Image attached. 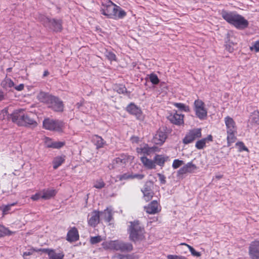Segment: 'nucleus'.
Returning a JSON list of instances; mask_svg holds the SVG:
<instances>
[{"label":"nucleus","instance_id":"37998d69","mask_svg":"<svg viewBox=\"0 0 259 259\" xmlns=\"http://www.w3.org/2000/svg\"><path fill=\"white\" fill-rule=\"evenodd\" d=\"M102 240V239L100 236H97L95 237H92L90 239V242L92 244H95L100 242Z\"/></svg>","mask_w":259,"mask_h":259},{"label":"nucleus","instance_id":"c756f323","mask_svg":"<svg viewBox=\"0 0 259 259\" xmlns=\"http://www.w3.org/2000/svg\"><path fill=\"white\" fill-rule=\"evenodd\" d=\"M48 253L49 259H62L64 256L63 253H57L53 250H48Z\"/></svg>","mask_w":259,"mask_h":259},{"label":"nucleus","instance_id":"864d4df0","mask_svg":"<svg viewBox=\"0 0 259 259\" xmlns=\"http://www.w3.org/2000/svg\"><path fill=\"white\" fill-rule=\"evenodd\" d=\"M15 89L18 91H21L24 89V84H20L19 85L14 87Z\"/></svg>","mask_w":259,"mask_h":259},{"label":"nucleus","instance_id":"72a5a7b5","mask_svg":"<svg viewBox=\"0 0 259 259\" xmlns=\"http://www.w3.org/2000/svg\"><path fill=\"white\" fill-rule=\"evenodd\" d=\"M174 105L181 111L188 112L190 110L189 107L183 103H175Z\"/></svg>","mask_w":259,"mask_h":259},{"label":"nucleus","instance_id":"2eb2a0df","mask_svg":"<svg viewBox=\"0 0 259 259\" xmlns=\"http://www.w3.org/2000/svg\"><path fill=\"white\" fill-rule=\"evenodd\" d=\"M128 158L126 155H121L118 157L116 158L112 162V168H119L123 167L127 162Z\"/></svg>","mask_w":259,"mask_h":259},{"label":"nucleus","instance_id":"6e6d98bb","mask_svg":"<svg viewBox=\"0 0 259 259\" xmlns=\"http://www.w3.org/2000/svg\"><path fill=\"white\" fill-rule=\"evenodd\" d=\"M51 143H54V142L52 141L51 139H50L49 138H47L46 139V144L47 146V143L48 144H51Z\"/></svg>","mask_w":259,"mask_h":259},{"label":"nucleus","instance_id":"603ef678","mask_svg":"<svg viewBox=\"0 0 259 259\" xmlns=\"http://www.w3.org/2000/svg\"><path fill=\"white\" fill-rule=\"evenodd\" d=\"M158 176L159 180L160 181L161 183H162L163 184H165L166 183V181H165V177H164V176H163V175L160 174H158Z\"/></svg>","mask_w":259,"mask_h":259},{"label":"nucleus","instance_id":"7ed1b4c3","mask_svg":"<svg viewBox=\"0 0 259 259\" xmlns=\"http://www.w3.org/2000/svg\"><path fill=\"white\" fill-rule=\"evenodd\" d=\"M103 247L105 249L119 251L122 252H131L133 249V245L129 242H124L121 240H109L102 243Z\"/></svg>","mask_w":259,"mask_h":259},{"label":"nucleus","instance_id":"79ce46f5","mask_svg":"<svg viewBox=\"0 0 259 259\" xmlns=\"http://www.w3.org/2000/svg\"><path fill=\"white\" fill-rule=\"evenodd\" d=\"M184 164V161L179 159H175L173 161L172 167L174 169H177Z\"/></svg>","mask_w":259,"mask_h":259},{"label":"nucleus","instance_id":"1a4fd4ad","mask_svg":"<svg viewBox=\"0 0 259 259\" xmlns=\"http://www.w3.org/2000/svg\"><path fill=\"white\" fill-rule=\"evenodd\" d=\"M167 138V134L164 127L160 128L155 134L152 139V142L156 145H161Z\"/></svg>","mask_w":259,"mask_h":259},{"label":"nucleus","instance_id":"4468645a","mask_svg":"<svg viewBox=\"0 0 259 259\" xmlns=\"http://www.w3.org/2000/svg\"><path fill=\"white\" fill-rule=\"evenodd\" d=\"M249 254L251 259H259V241H254L250 245Z\"/></svg>","mask_w":259,"mask_h":259},{"label":"nucleus","instance_id":"3c124183","mask_svg":"<svg viewBox=\"0 0 259 259\" xmlns=\"http://www.w3.org/2000/svg\"><path fill=\"white\" fill-rule=\"evenodd\" d=\"M116 90L119 94H123L126 92V88L122 85H120Z\"/></svg>","mask_w":259,"mask_h":259},{"label":"nucleus","instance_id":"9d476101","mask_svg":"<svg viewBox=\"0 0 259 259\" xmlns=\"http://www.w3.org/2000/svg\"><path fill=\"white\" fill-rule=\"evenodd\" d=\"M201 137V130L200 128H195L190 131L183 139L184 143L188 144L192 143L195 140Z\"/></svg>","mask_w":259,"mask_h":259},{"label":"nucleus","instance_id":"c85d7f7f","mask_svg":"<svg viewBox=\"0 0 259 259\" xmlns=\"http://www.w3.org/2000/svg\"><path fill=\"white\" fill-rule=\"evenodd\" d=\"M142 191L143 193L144 198L146 201H149L152 198L153 193L146 185L145 186Z\"/></svg>","mask_w":259,"mask_h":259},{"label":"nucleus","instance_id":"7c9ffc66","mask_svg":"<svg viewBox=\"0 0 259 259\" xmlns=\"http://www.w3.org/2000/svg\"><path fill=\"white\" fill-rule=\"evenodd\" d=\"M64 156H57L54 158L53 161V168L54 169H57L64 162Z\"/></svg>","mask_w":259,"mask_h":259},{"label":"nucleus","instance_id":"473e14b6","mask_svg":"<svg viewBox=\"0 0 259 259\" xmlns=\"http://www.w3.org/2000/svg\"><path fill=\"white\" fill-rule=\"evenodd\" d=\"M249 121L256 124H259V111H254L250 115Z\"/></svg>","mask_w":259,"mask_h":259},{"label":"nucleus","instance_id":"dca6fc26","mask_svg":"<svg viewBox=\"0 0 259 259\" xmlns=\"http://www.w3.org/2000/svg\"><path fill=\"white\" fill-rule=\"evenodd\" d=\"M184 115L178 114L177 112L174 114H170L168 116V119L172 123L176 125H181L184 123Z\"/></svg>","mask_w":259,"mask_h":259},{"label":"nucleus","instance_id":"ddd939ff","mask_svg":"<svg viewBox=\"0 0 259 259\" xmlns=\"http://www.w3.org/2000/svg\"><path fill=\"white\" fill-rule=\"evenodd\" d=\"M100 212L94 210L88 215V222L89 226L95 227L100 222Z\"/></svg>","mask_w":259,"mask_h":259},{"label":"nucleus","instance_id":"0eeeda50","mask_svg":"<svg viewBox=\"0 0 259 259\" xmlns=\"http://www.w3.org/2000/svg\"><path fill=\"white\" fill-rule=\"evenodd\" d=\"M193 109L195 115L200 120L205 119L207 116V109L204 103L200 99L196 100L194 102Z\"/></svg>","mask_w":259,"mask_h":259},{"label":"nucleus","instance_id":"8fccbe9b","mask_svg":"<svg viewBox=\"0 0 259 259\" xmlns=\"http://www.w3.org/2000/svg\"><path fill=\"white\" fill-rule=\"evenodd\" d=\"M236 145L238 146L240 151H248L247 148L245 146L244 144L242 142H238Z\"/></svg>","mask_w":259,"mask_h":259},{"label":"nucleus","instance_id":"a878e982","mask_svg":"<svg viewBox=\"0 0 259 259\" xmlns=\"http://www.w3.org/2000/svg\"><path fill=\"white\" fill-rule=\"evenodd\" d=\"M52 97L53 96H51L46 93L40 92L37 95V99L40 102L48 104Z\"/></svg>","mask_w":259,"mask_h":259},{"label":"nucleus","instance_id":"4d7b16f0","mask_svg":"<svg viewBox=\"0 0 259 259\" xmlns=\"http://www.w3.org/2000/svg\"><path fill=\"white\" fill-rule=\"evenodd\" d=\"M31 254V252L30 251H26L23 253V256H28Z\"/></svg>","mask_w":259,"mask_h":259},{"label":"nucleus","instance_id":"e433bc0d","mask_svg":"<svg viewBox=\"0 0 259 259\" xmlns=\"http://www.w3.org/2000/svg\"><path fill=\"white\" fill-rule=\"evenodd\" d=\"M64 145V143L62 142H54V143H51V144L47 143V147L53 148H60L63 146Z\"/></svg>","mask_w":259,"mask_h":259},{"label":"nucleus","instance_id":"f257e3e1","mask_svg":"<svg viewBox=\"0 0 259 259\" xmlns=\"http://www.w3.org/2000/svg\"><path fill=\"white\" fill-rule=\"evenodd\" d=\"M101 12L107 18L115 20L122 19L126 15L122 9L109 0H104L102 2Z\"/></svg>","mask_w":259,"mask_h":259},{"label":"nucleus","instance_id":"423d86ee","mask_svg":"<svg viewBox=\"0 0 259 259\" xmlns=\"http://www.w3.org/2000/svg\"><path fill=\"white\" fill-rule=\"evenodd\" d=\"M130 224L128 230L130 239L134 242L142 240L144 237V230L140 225L139 221L130 222Z\"/></svg>","mask_w":259,"mask_h":259},{"label":"nucleus","instance_id":"ea45409f","mask_svg":"<svg viewBox=\"0 0 259 259\" xmlns=\"http://www.w3.org/2000/svg\"><path fill=\"white\" fill-rule=\"evenodd\" d=\"M149 79L154 84H157L159 82L158 76L154 73H152L149 75Z\"/></svg>","mask_w":259,"mask_h":259},{"label":"nucleus","instance_id":"a18cd8bd","mask_svg":"<svg viewBox=\"0 0 259 259\" xmlns=\"http://www.w3.org/2000/svg\"><path fill=\"white\" fill-rule=\"evenodd\" d=\"M106 57L110 61L115 60L116 56L111 52H107L105 54Z\"/></svg>","mask_w":259,"mask_h":259},{"label":"nucleus","instance_id":"49530a36","mask_svg":"<svg viewBox=\"0 0 259 259\" xmlns=\"http://www.w3.org/2000/svg\"><path fill=\"white\" fill-rule=\"evenodd\" d=\"M167 259H187L185 256L183 255L169 254L167 256Z\"/></svg>","mask_w":259,"mask_h":259},{"label":"nucleus","instance_id":"13d9d810","mask_svg":"<svg viewBox=\"0 0 259 259\" xmlns=\"http://www.w3.org/2000/svg\"><path fill=\"white\" fill-rule=\"evenodd\" d=\"M4 98V93L2 92H0V101H2Z\"/></svg>","mask_w":259,"mask_h":259},{"label":"nucleus","instance_id":"2f4dec72","mask_svg":"<svg viewBox=\"0 0 259 259\" xmlns=\"http://www.w3.org/2000/svg\"><path fill=\"white\" fill-rule=\"evenodd\" d=\"M3 87L6 90H10L12 87H14V83L9 78H6L2 82Z\"/></svg>","mask_w":259,"mask_h":259},{"label":"nucleus","instance_id":"f3484780","mask_svg":"<svg viewBox=\"0 0 259 259\" xmlns=\"http://www.w3.org/2000/svg\"><path fill=\"white\" fill-rule=\"evenodd\" d=\"M197 167L196 165L192 162L187 163L182 167H181L178 171V174L183 175L186 173L193 172Z\"/></svg>","mask_w":259,"mask_h":259},{"label":"nucleus","instance_id":"c03bdc74","mask_svg":"<svg viewBox=\"0 0 259 259\" xmlns=\"http://www.w3.org/2000/svg\"><path fill=\"white\" fill-rule=\"evenodd\" d=\"M251 51H254L255 52H259V40L254 42L252 45L250 47Z\"/></svg>","mask_w":259,"mask_h":259},{"label":"nucleus","instance_id":"4be33fe9","mask_svg":"<svg viewBox=\"0 0 259 259\" xmlns=\"http://www.w3.org/2000/svg\"><path fill=\"white\" fill-rule=\"evenodd\" d=\"M79 238L78 231L75 227L70 229L67 235V240L69 242H73L77 240Z\"/></svg>","mask_w":259,"mask_h":259},{"label":"nucleus","instance_id":"6ab92c4d","mask_svg":"<svg viewBox=\"0 0 259 259\" xmlns=\"http://www.w3.org/2000/svg\"><path fill=\"white\" fill-rule=\"evenodd\" d=\"M145 210L149 214H154L158 212L160 209L156 201H153L147 206L145 207Z\"/></svg>","mask_w":259,"mask_h":259},{"label":"nucleus","instance_id":"c9c22d12","mask_svg":"<svg viewBox=\"0 0 259 259\" xmlns=\"http://www.w3.org/2000/svg\"><path fill=\"white\" fill-rule=\"evenodd\" d=\"M180 245L186 246L189 248L190 251L191 253V254L193 256H196V257H199L201 256L200 252L196 251L193 247L189 245V244H187L185 243H181Z\"/></svg>","mask_w":259,"mask_h":259},{"label":"nucleus","instance_id":"412c9836","mask_svg":"<svg viewBox=\"0 0 259 259\" xmlns=\"http://www.w3.org/2000/svg\"><path fill=\"white\" fill-rule=\"evenodd\" d=\"M156 148L155 147H149L147 145L141 146L140 147L137 148V152L139 154H143L150 155L151 153L155 151Z\"/></svg>","mask_w":259,"mask_h":259},{"label":"nucleus","instance_id":"680f3d73","mask_svg":"<svg viewBox=\"0 0 259 259\" xmlns=\"http://www.w3.org/2000/svg\"><path fill=\"white\" fill-rule=\"evenodd\" d=\"M2 237V234H0V237Z\"/></svg>","mask_w":259,"mask_h":259},{"label":"nucleus","instance_id":"bb28decb","mask_svg":"<svg viewBox=\"0 0 259 259\" xmlns=\"http://www.w3.org/2000/svg\"><path fill=\"white\" fill-rule=\"evenodd\" d=\"M92 141L98 149L103 147L105 144V142L104 140L101 137L97 135H95L93 137Z\"/></svg>","mask_w":259,"mask_h":259},{"label":"nucleus","instance_id":"f704fd0d","mask_svg":"<svg viewBox=\"0 0 259 259\" xmlns=\"http://www.w3.org/2000/svg\"><path fill=\"white\" fill-rule=\"evenodd\" d=\"M154 160L155 164L156 163L160 166L163 165L165 161L164 157L160 155H156L154 157Z\"/></svg>","mask_w":259,"mask_h":259},{"label":"nucleus","instance_id":"de8ad7c7","mask_svg":"<svg viewBox=\"0 0 259 259\" xmlns=\"http://www.w3.org/2000/svg\"><path fill=\"white\" fill-rule=\"evenodd\" d=\"M8 110L5 109L1 111L0 114V119H5L6 118H8Z\"/></svg>","mask_w":259,"mask_h":259},{"label":"nucleus","instance_id":"cd10ccee","mask_svg":"<svg viewBox=\"0 0 259 259\" xmlns=\"http://www.w3.org/2000/svg\"><path fill=\"white\" fill-rule=\"evenodd\" d=\"M144 178V175L143 174H134L130 175L128 174H124L121 175L119 177L120 180H125L128 179H137L138 180H142Z\"/></svg>","mask_w":259,"mask_h":259},{"label":"nucleus","instance_id":"20e7f679","mask_svg":"<svg viewBox=\"0 0 259 259\" xmlns=\"http://www.w3.org/2000/svg\"><path fill=\"white\" fill-rule=\"evenodd\" d=\"M11 116L13 122L16 123L19 125H32L33 126L37 125V122L30 118L27 114H24L22 110L16 111Z\"/></svg>","mask_w":259,"mask_h":259},{"label":"nucleus","instance_id":"6e6552de","mask_svg":"<svg viewBox=\"0 0 259 259\" xmlns=\"http://www.w3.org/2000/svg\"><path fill=\"white\" fill-rule=\"evenodd\" d=\"M43 127L48 130L61 132L64 127V123L60 120L46 118L43 121Z\"/></svg>","mask_w":259,"mask_h":259},{"label":"nucleus","instance_id":"b1692460","mask_svg":"<svg viewBox=\"0 0 259 259\" xmlns=\"http://www.w3.org/2000/svg\"><path fill=\"white\" fill-rule=\"evenodd\" d=\"M212 140V137L211 135L208 136L206 138L202 139L197 141L195 147L198 149H202L205 147L206 143Z\"/></svg>","mask_w":259,"mask_h":259},{"label":"nucleus","instance_id":"39448f33","mask_svg":"<svg viewBox=\"0 0 259 259\" xmlns=\"http://www.w3.org/2000/svg\"><path fill=\"white\" fill-rule=\"evenodd\" d=\"M224 121L227 134V144L229 147L236 140L235 135L237 133V126L233 119L230 116L225 117Z\"/></svg>","mask_w":259,"mask_h":259},{"label":"nucleus","instance_id":"f03ea898","mask_svg":"<svg viewBox=\"0 0 259 259\" xmlns=\"http://www.w3.org/2000/svg\"><path fill=\"white\" fill-rule=\"evenodd\" d=\"M221 15L224 19L237 29H244L248 25V21L236 12L224 11Z\"/></svg>","mask_w":259,"mask_h":259},{"label":"nucleus","instance_id":"bf43d9fd","mask_svg":"<svg viewBox=\"0 0 259 259\" xmlns=\"http://www.w3.org/2000/svg\"><path fill=\"white\" fill-rule=\"evenodd\" d=\"M49 74V72L48 71H45L44 73V76H46Z\"/></svg>","mask_w":259,"mask_h":259},{"label":"nucleus","instance_id":"9b49d317","mask_svg":"<svg viewBox=\"0 0 259 259\" xmlns=\"http://www.w3.org/2000/svg\"><path fill=\"white\" fill-rule=\"evenodd\" d=\"M40 21L46 26H52L55 31H58L61 30L62 25L61 21L55 19H49L48 18L42 17Z\"/></svg>","mask_w":259,"mask_h":259},{"label":"nucleus","instance_id":"393cba45","mask_svg":"<svg viewBox=\"0 0 259 259\" xmlns=\"http://www.w3.org/2000/svg\"><path fill=\"white\" fill-rule=\"evenodd\" d=\"M42 198L44 199H50L56 195L57 191L54 189H44L42 190Z\"/></svg>","mask_w":259,"mask_h":259},{"label":"nucleus","instance_id":"f8f14e48","mask_svg":"<svg viewBox=\"0 0 259 259\" xmlns=\"http://www.w3.org/2000/svg\"><path fill=\"white\" fill-rule=\"evenodd\" d=\"M49 107L55 111H62L64 108L63 102L58 98L53 96L49 104Z\"/></svg>","mask_w":259,"mask_h":259},{"label":"nucleus","instance_id":"5fc2aeb1","mask_svg":"<svg viewBox=\"0 0 259 259\" xmlns=\"http://www.w3.org/2000/svg\"><path fill=\"white\" fill-rule=\"evenodd\" d=\"M226 49L230 52H233L234 49L230 45H227L226 46Z\"/></svg>","mask_w":259,"mask_h":259},{"label":"nucleus","instance_id":"58836bf2","mask_svg":"<svg viewBox=\"0 0 259 259\" xmlns=\"http://www.w3.org/2000/svg\"><path fill=\"white\" fill-rule=\"evenodd\" d=\"M105 185L104 181L102 179H99L94 182V187L97 189H102Z\"/></svg>","mask_w":259,"mask_h":259},{"label":"nucleus","instance_id":"4c0bfd02","mask_svg":"<svg viewBox=\"0 0 259 259\" xmlns=\"http://www.w3.org/2000/svg\"><path fill=\"white\" fill-rule=\"evenodd\" d=\"M0 234H2V237L6 235H10L12 234V232L7 228L4 226L0 225Z\"/></svg>","mask_w":259,"mask_h":259},{"label":"nucleus","instance_id":"a211bd4d","mask_svg":"<svg viewBox=\"0 0 259 259\" xmlns=\"http://www.w3.org/2000/svg\"><path fill=\"white\" fill-rule=\"evenodd\" d=\"M127 111L132 114L135 115L137 119L142 120L143 118L141 110L134 104H130L126 108Z\"/></svg>","mask_w":259,"mask_h":259},{"label":"nucleus","instance_id":"aec40b11","mask_svg":"<svg viewBox=\"0 0 259 259\" xmlns=\"http://www.w3.org/2000/svg\"><path fill=\"white\" fill-rule=\"evenodd\" d=\"M101 219L104 220L107 222H109L112 219V209L111 207H108L103 211L100 212Z\"/></svg>","mask_w":259,"mask_h":259},{"label":"nucleus","instance_id":"052dcab7","mask_svg":"<svg viewBox=\"0 0 259 259\" xmlns=\"http://www.w3.org/2000/svg\"><path fill=\"white\" fill-rule=\"evenodd\" d=\"M218 179H220L222 177L221 176H218V177H217Z\"/></svg>","mask_w":259,"mask_h":259},{"label":"nucleus","instance_id":"09e8293b","mask_svg":"<svg viewBox=\"0 0 259 259\" xmlns=\"http://www.w3.org/2000/svg\"><path fill=\"white\" fill-rule=\"evenodd\" d=\"M42 195V191H40L38 193H37L35 194L32 195L31 197V198L32 200H33L34 201H36V200H38L39 198H41Z\"/></svg>","mask_w":259,"mask_h":259},{"label":"nucleus","instance_id":"a19ab883","mask_svg":"<svg viewBox=\"0 0 259 259\" xmlns=\"http://www.w3.org/2000/svg\"><path fill=\"white\" fill-rule=\"evenodd\" d=\"M17 202H14L7 205H5L3 208V215L8 213V211L11 210V207L15 205Z\"/></svg>","mask_w":259,"mask_h":259},{"label":"nucleus","instance_id":"5701e85b","mask_svg":"<svg viewBox=\"0 0 259 259\" xmlns=\"http://www.w3.org/2000/svg\"><path fill=\"white\" fill-rule=\"evenodd\" d=\"M141 161L144 166L148 169H154L156 167L154 160H152L145 156H142L141 157Z\"/></svg>","mask_w":259,"mask_h":259}]
</instances>
